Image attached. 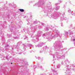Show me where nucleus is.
<instances>
[{
  "mask_svg": "<svg viewBox=\"0 0 75 75\" xmlns=\"http://www.w3.org/2000/svg\"><path fill=\"white\" fill-rule=\"evenodd\" d=\"M64 63L66 64H69V62L68 61V59H67L64 61Z\"/></svg>",
  "mask_w": 75,
  "mask_h": 75,
  "instance_id": "16",
  "label": "nucleus"
},
{
  "mask_svg": "<svg viewBox=\"0 0 75 75\" xmlns=\"http://www.w3.org/2000/svg\"><path fill=\"white\" fill-rule=\"evenodd\" d=\"M38 59H40V57H38Z\"/></svg>",
  "mask_w": 75,
  "mask_h": 75,
  "instance_id": "44",
  "label": "nucleus"
},
{
  "mask_svg": "<svg viewBox=\"0 0 75 75\" xmlns=\"http://www.w3.org/2000/svg\"><path fill=\"white\" fill-rule=\"evenodd\" d=\"M19 46H18L17 47H17H16V48H19V47H18H18H19Z\"/></svg>",
  "mask_w": 75,
  "mask_h": 75,
  "instance_id": "48",
  "label": "nucleus"
},
{
  "mask_svg": "<svg viewBox=\"0 0 75 75\" xmlns=\"http://www.w3.org/2000/svg\"><path fill=\"white\" fill-rule=\"evenodd\" d=\"M2 40L3 41V39H2Z\"/></svg>",
  "mask_w": 75,
  "mask_h": 75,
  "instance_id": "60",
  "label": "nucleus"
},
{
  "mask_svg": "<svg viewBox=\"0 0 75 75\" xmlns=\"http://www.w3.org/2000/svg\"><path fill=\"white\" fill-rule=\"evenodd\" d=\"M70 3H71V2H70Z\"/></svg>",
  "mask_w": 75,
  "mask_h": 75,
  "instance_id": "63",
  "label": "nucleus"
},
{
  "mask_svg": "<svg viewBox=\"0 0 75 75\" xmlns=\"http://www.w3.org/2000/svg\"><path fill=\"white\" fill-rule=\"evenodd\" d=\"M44 8L45 9H44L43 10L45 11V12L46 13V12H48V9L51 10V6H47L46 7H45Z\"/></svg>",
  "mask_w": 75,
  "mask_h": 75,
  "instance_id": "8",
  "label": "nucleus"
},
{
  "mask_svg": "<svg viewBox=\"0 0 75 75\" xmlns=\"http://www.w3.org/2000/svg\"><path fill=\"white\" fill-rule=\"evenodd\" d=\"M7 37H11V35H8Z\"/></svg>",
  "mask_w": 75,
  "mask_h": 75,
  "instance_id": "28",
  "label": "nucleus"
},
{
  "mask_svg": "<svg viewBox=\"0 0 75 75\" xmlns=\"http://www.w3.org/2000/svg\"><path fill=\"white\" fill-rule=\"evenodd\" d=\"M25 65H28V63L27 62H25Z\"/></svg>",
  "mask_w": 75,
  "mask_h": 75,
  "instance_id": "30",
  "label": "nucleus"
},
{
  "mask_svg": "<svg viewBox=\"0 0 75 75\" xmlns=\"http://www.w3.org/2000/svg\"><path fill=\"white\" fill-rule=\"evenodd\" d=\"M32 45L30 44H23V49L24 50H25V47H31Z\"/></svg>",
  "mask_w": 75,
  "mask_h": 75,
  "instance_id": "7",
  "label": "nucleus"
},
{
  "mask_svg": "<svg viewBox=\"0 0 75 75\" xmlns=\"http://www.w3.org/2000/svg\"><path fill=\"white\" fill-rule=\"evenodd\" d=\"M48 35H50V33H46L42 35V37H45V36H48Z\"/></svg>",
  "mask_w": 75,
  "mask_h": 75,
  "instance_id": "14",
  "label": "nucleus"
},
{
  "mask_svg": "<svg viewBox=\"0 0 75 75\" xmlns=\"http://www.w3.org/2000/svg\"><path fill=\"white\" fill-rule=\"evenodd\" d=\"M13 34H14V33H13Z\"/></svg>",
  "mask_w": 75,
  "mask_h": 75,
  "instance_id": "61",
  "label": "nucleus"
},
{
  "mask_svg": "<svg viewBox=\"0 0 75 75\" xmlns=\"http://www.w3.org/2000/svg\"><path fill=\"white\" fill-rule=\"evenodd\" d=\"M9 47V45H6V46H5V47L6 48H7V47Z\"/></svg>",
  "mask_w": 75,
  "mask_h": 75,
  "instance_id": "35",
  "label": "nucleus"
},
{
  "mask_svg": "<svg viewBox=\"0 0 75 75\" xmlns=\"http://www.w3.org/2000/svg\"><path fill=\"white\" fill-rule=\"evenodd\" d=\"M44 4V0H40L37 4L34 5V6H37L38 7H40Z\"/></svg>",
  "mask_w": 75,
  "mask_h": 75,
  "instance_id": "5",
  "label": "nucleus"
},
{
  "mask_svg": "<svg viewBox=\"0 0 75 75\" xmlns=\"http://www.w3.org/2000/svg\"><path fill=\"white\" fill-rule=\"evenodd\" d=\"M42 34V32L41 31H38L37 34L35 35L36 37L34 36L33 39H32V41L34 42L35 43L38 42L39 40V37H41V35Z\"/></svg>",
  "mask_w": 75,
  "mask_h": 75,
  "instance_id": "2",
  "label": "nucleus"
},
{
  "mask_svg": "<svg viewBox=\"0 0 75 75\" xmlns=\"http://www.w3.org/2000/svg\"><path fill=\"white\" fill-rule=\"evenodd\" d=\"M60 6H57L56 8V10H58L59 9Z\"/></svg>",
  "mask_w": 75,
  "mask_h": 75,
  "instance_id": "19",
  "label": "nucleus"
},
{
  "mask_svg": "<svg viewBox=\"0 0 75 75\" xmlns=\"http://www.w3.org/2000/svg\"><path fill=\"white\" fill-rule=\"evenodd\" d=\"M68 12L69 13H70V14H71L72 13V12L71 11V10L70 9H69L68 10Z\"/></svg>",
  "mask_w": 75,
  "mask_h": 75,
  "instance_id": "22",
  "label": "nucleus"
},
{
  "mask_svg": "<svg viewBox=\"0 0 75 75\" xmlns=\"http://www.w3.org/2000/svg\"><path fill=\"white\" fill-rule=\"evenodd\" d=\"M44 43L41 42L39 44H38L37 45H36V47H38L39 48L41 47L43 45H44Z\"/></svg>",
  "mask_w": 75,
  "mask_h": 75,
  "instance_id": "10",
  "label": "nucleus"
},
{
  "mask_svg": "<svg viewBox=\"0 0 75 75\" xmlns=\"http://www.w3.org/2000/svg\"><path fill=\"white\" fill-rule=\"evenodd\" d=\"M55 4L56 5H58V4H59V3H58H58H56V4Z\"/></svg>",
  "mask_w": 75,
  "mask_h": 75,
  "instance_id": "40",
  "label": "nucleus"
},
{
  "mask_svg": "<svg viewBox=\"0 0 75 75\" xmlns=\"http://www.w3.org/2000/svg\"><path fill=\"white\" fill-rule=\"evenodd\" d=\"M33 67L34 68H42V67L40 65V64H38L37 66L34 65Z\"/></svg>",
  "mask_w": 75,
  "mask_h": 75,
  "instance_id": "11",
  "label": "nucleus"
},
{
  "mask_svg": "<svg viewBox=\"0 0 75 75\" xmlns=\"http://www.w3.org/2000/svg\"><path fill=\"white\" fill-rule=\"evenodd\" d=\"M51 39H49V41H51Z\"/></svg>",
  "mask_w": 75,
  "mask_h": 75,
  "instance_id": "46",
  "label": "nucleus"
},
{
  "mask_svg": "<svg viewBox=\"0 0 75 75\" xmlns=\"http://www.w3.org/2000/svg\"><path fill=\"white\" fill-rule=\"evenodd\" d=\"M50 53H51V51H50Z\"/></svg>",
  "mask_w": 75,
  "mask_h": 75,
  "instance_id": "59",
  "label": "nucleus"
},
{
  "mask_svg": "<svg viewBox=\"0 0 75 75\" xmlns=\"http://www.w3.org/2000/svg\"><path fill=\"white\" fill-rule=\"evenodd\" d=\"M46 31H48V30H49V28H48L47 27L46 28Z\"/></svg>",
  "mask_w": 75,
  "mask_h": 75,
  "instance_id": "31",
  "label": "nucleus"
},
{
  "mask_svg": "<svg viewBox=\"0 0 75 75\" xmlns=\"http://www.w3.org/2000/svg\"><path fill=\"white\" fill-rule=\"evenodd\" d=\"M39 29L41 28H40V27H39Z\"/></svg>",
  "mask_w": 75,
  "mask_h": 75,
  "instance_id": "57",
  "label": "nucleus"
},
{
  "mask_svg": "<svg viewBox=\"0 0 75 75\" xmlns=\"http://www.w3.org/2000/svg\"><path fill=\"white\" fill-rule=\"evenodd\" d=\"M69 31H71V30H69Z\"/></svg>",
  "mask_w": 75,
  "mask_h": 75,
  "instance_id": "53",
  "label": "nucleus"
},
{
  "mask_svg": "<svg viewBox=\"0 0 75 75\" xmlns=\"http://www.w3.org/2000/svg\"><path fill=\"white\" fill-rule=\"evenodd\" d=\"M30 18H32V16H30Z\"/></svg>",
  "mask_w": 75,
  "mask_h": 75,
  "instance_id": "49",
  "label": "nucleus"
},
{
  "mask_svg": "<svg viewBox=\"0 0 75 75\" xmlns=\"http://www.w3.org/2000/svg\"><path fill=\"white\" fill-rule=\"evenodd\" d=\"M41 24L42 25H44V24L43 23H42Z\"/></svg>",
  "mask_w": 75,
  "mask_h": 75,
  "instance_id": "43",
  "label": "nucleus"
},
{
  "mask_svg": "<svg viewBox=\"0 0 75 75\" xmlns=\"http://www.w3.org/2000/svg\"><path fill=\"white\" fill-rule=\"evenodd\" d=\"M72 15H73V16H75V13H72Z\"/></svg>",
  "mask_w": 75,
  "mask_h": 75,
  "instance_id": "33",
  "label": "nucleus"
},
{
  "mask_svg": "<svg viewBox=\"0 0 75 75\" xmlns=\"http://www.w3.org/2000/svg\"><path fill=\"white\" fill-rule=\"evenodd\" d=\"M65 13H66V11H65L64 12L63 14H62V13L60 12L55 11L52 14L51 17L54 18V19H57L59 17H60V19L61 21H62L63 20H67V19L66 17L64 18Z\"/></svg>",
  "mask_w": 75,
  "mask_h": 75,
  "instance_id": "1",
  "label": "nucleus"
},
{
  "mask_svg": "<svg viewBox=\"0 0 75 75\" xmlns=\"http://www.w3.org/2000/svg\"><path fill=\"white\" fill-rule=\"evenodd\" d=\"M50 55H52V53H50Z\"/></svg>",
  "mask_w": 75,
  "mask_h": 75,
  "instance_id": "51",
  "label": "nucleus"
},
{
  "mask_svg": "<svg viewBox=\"0 0 75 75\" xmlns=\"http://www.w3.org/2000/svg\"><path fill=\"white\" fill-rule=\"evenodd\" d=\"M70 36L71 37H72V36H71V35H72V34H73V33L72 32H70Z\"/></svg>",
  "mask_w": 75,
  "mask_h": 75,
  "instance_id": "26",
  "label": "nucleus"
},
{
  "mask_svg": "<svg viewBox=\"0 0 75 75\" xmlns=\"http://www.w3.org/2000/svg\"><path fill=\"white\" fill-rule=\"evenodd\" d=\"M36 28L35 27L33 26V27H32L31 29V30H32V31L30 33V32H29V28H28V30H27V33H28V34L30 35H33V34H31V33H34V32H35V31L36 30Z\"/></svg>",
  "mask_w": 75,
  "mask_h": 75,
  "instance_id": "6",
  "label": "nucleus"
},
{
  "mask_svg": "<svg viewBox=\"0 0 75 75\" xmlns=\"http://www.w3.org/2000/svg\"><path fill=\"white\" fill-rule=\"evenodd\" d=\"M68 32H65V35L66 36H67L68 35Z\"/></svg>",
  "mask_w": 75,
  "mask_h": 75,
  "instance_id": "23",
  "label": "nucleus"
},
{
  "mask_svg": "<svg viewBox=\"0 0 75 75\" xmlns=\"http://www.w3.org/2000/svg\"><path fill=\"white\" fill-rule=\"evenodd\" d=\"M19 54H21V53H19Z\"/></svg>",
  "mask_w": 75,
  "mask_h": 75,
  "instance_id": "50",
  "label": "nucleus"
},
{
  "mask_svg": "<svg viewBox=\"0 0 75 75\" xmlns=\"http://www.w3.org/2000/svg\"><path fill=\"white\" fill-rule=\"evenodd\" d=\"M32 47L33 48H34V45H32L30 47Z\"/></svg>",
  "mask_w": 75,
  "mask_h": 75,
  "instance_id": "41",
  "label": "nucleus"
},
{
  "mask_svg": "<svg viewBox=\"0 0 75 75\" xmlns=\"http://www.w3.org/2000/svg\"><path fill=\"white\" fill-rule=\"evenodd\" d=\"M64 50H65V49H62L61 50V51H64Z\"/></svg>",
  "mask_w": 75,
  "mask_h": 75,
  "instance_id": "39",
  "label": "nucleus"
},
{
  "mask_svg": "<svg viewBox=\"0 0 75 75\" xmlns=\"http://www.w3.org/2000/svg\"><path fill=\"white\" fill-rule=\"evenodd\" d=\"M12 50H13V48H12Z\"/></svg>",
  "mask_w": 75,
  "mask_h": 75,
  "instance_id": "55",
  "label": "nucleus"
},
{
  "mask_svg": "<svg viewBox=\"0 0 75 75\" xmlns=\"http://www.w3.org/2000/svg\"><path fill=\"white\" fill-rule=\"evenodd\" d=\"M62 25V26H63L62 24V25Z\"/></svg>",
  "mask_w": 75,
  "mask_h": 75,
  "instance_id": "54",
  "label": "nucleus"
},
{
  "mask_svg": "<svg viewBox=\"0 0 75 75\" xmlns=\"http://www.w3.org/2000/svg\"><path fill=\"white\" fill-rule=\"evenodd\" d=\"M60 67V65H58L57 66V68H59Z\"/></svg>",
  "mask_w": 75,
  "mask_h": 75,
  "instance_id": "32",
  "label": "nucleus"
},
{
  "mask_svg": "<svg viewBox=\"0 0 75 75\" xmlns=\"http://www.w3.org/2000/svg\"><path fill=\"white\" fill-rule=\"evenodd\" d=\"M4 72V73H5L4 72Z\"/></svg>",
  "mask_w": 75,
  "mask_h": 75,
  "instance_id": "64",
  "label": "nucleus"
},
{
  "mask_svg": "<svg viewBox=\"0 0 75 75\" xmlns=\"http://www.w3.org/2000/svg\"><path fill=\"white\" fill-rule=\"evenodd\" d=\"M26 38H27V37H26V38H24V40H25V39H26Z\"/></svg>",
  "mask_w": 75,
  "mask_h": 75,
  "instance_id": "45",
  "label": "nucleus"
},
{
  "mask_svg": "<svg viewBox=\"0 0 75 75\" xmlns=\"http://www.w3.org/2000/svg\"><path fill=\"white\" fill-rule=\"evenodd\" d=\"M28 21V20H27Z\"/></svg>",
  "mask_w": 75,
  "mask_h": 75,
  "instance_id": "58",
  "label": "nucleus"
},
{
  "mask_svg": "<svg viewBox=\"0 0 75 75\" xmlns=\"http://www.w3.org/2000/svg\"><path fill=\"white\" fill-rule=\"evenodd\" d=\"M65 54H62V55H60V53L58 52H56L55 54H54L53 55V58H58V59H60V58H61L62 59V58H65Z\"/></svg>",
  "mask_w": 75,
  "mask_h": 75,
  "instance_id": "3",
  "label": "nucleus"
},
{
  "mask_svg": "<svg viewBox=\"0 0 75 75\" xmlns=\"http://www.w3.org/2000/svg\"><path fill=\"white\" fill-rule=\"evenodd\" d=\"M57 41L56 42L54 43V47L55 51H58V50H59L60 48L63 47L62 44H60L58 46L57 45Z\"/></svg>",
  "mask_w": 75,
  "mask_h": 75,
  "instance_id": "4",
  "label": "nucleus"
},
{
  "mask_svg": "<svg viewBox=\"0 0 75 75\" xmlns=\"http://www.w3.org/2000/svg\"><path fill=\"white\" fill-rule=\"evenodd\" d=\"M44 51H42V50H41L40 51V53H42V52H43Z\"/></svg>",
  "mask_w": 75,
  "mask_h": 75,
  "instance_id": "36",
  "label": "nucleus"
},
{
  "mask_svg": "<svg viewBox=\"0 0 75 75\" xmlns=\"http://www.w3.org/2000/svg\"><path fill=\"white\" fill-rule=\"evenodd\" d=\"M69 67V65H68L67 66H66V67H65V68H68Z\"/></svg>",
  "mask_w": 75,
  "mask_h": 75,
  "instance_id": "37",
  "label": "nucleus"
},
{
  "mask_svg": "<svg viewBox=\"0 0 75 75\" xmlns=\"http://www.w3.org/2000/svg\"><path fill=\"white\" fill-rule=\"evenodd\" d=\"M30 53L32 52V51H30Z\"/></svg>",
  "mask_w": 75,
  "mask_h": 75,
  "instance_id": "52",
  "label": "nucleus"
},
{
  "mask_svg": "<svg viewBox=\"0 0 75 75\" xmlns=\"http://www.w3.org/2000/svg\"><path fill=\"white\" fill-rule=\"evenodd\" d=\"M22 43V42H18V44H17V46H16V48H17V47L18 46H20V45Z\"/></svg>",
  "mask_w": 75,
  "mask_h": 75,
  "instance_id": "18",
  "label": "nucleus"
},
{
  "mask_svg": "<svg viewBox=\"0 0 75 75\" xmlns=\"http://www.w3.org/2000/svg\"><path fill=\"white\" fill-rule=\"evenodd\" d=\"M73 38H74V37H71V41H75V39H73Z\"/></svg>",
  "mask_w": 75,
  "mask_h": 75,
  "instance_id": "24",
  "label": "nucleus"
},
{
  "mask_svg": "<svg viewBox=\"0 0 75 75\" xmlns=\"http://www.w3.org/2000/svg\"><path fill=\"white\" fill-rule=\"evenodd\" d=\"M55 32L56 34L53 37H58V35H60L59 32L58 30H56Z\"/></svg>",
  "mask_w": 75,
  "mask_h": 75,
  "instance_id": "9",
  "label": "nucleus"
},
{
  "mask_svg": "<svg viewBox=\"0 0 75 75\" xmlns=\"http://www.w3.org/2000/svg\"><path fill=\"white\" fill-rule=\"evenodd\" d=\"M37 22L36 21H35L33 22L34 24H37Z\"/></svg>",
  "mask_w": 75,
  "mask_h": 75,
  "instance_id": "29",
  "label": "nucleus"
},
{
  "mask_svg": "<svg viewBox=\"0 0 75 75\" xmlns=\"http://www.w3.org/2000/svg\"><path fill=\"white\" fill-rule=\"evenodd\" d=\"M52 71H53V72L54 75H57V72L56 71L54 70H52Z\"/></svg>",
  "mask_w": 75,
  "mask_h": 75,
  "instance_id": "15",
  "label": "nucleus"
},
{
  "mask_svg": "<svg viewBox=\"0 0 75 75\" xmlns=\"http://www.w3.org/2000/svg\"><path fill=\"white\" fill-rule=\"evenodd\" d=\"M35 57H36V59H37V57H36L35 56Z\"/></svg>",
  "mask_w": 75,
  "mask_h": 75,
  "instance_id": "56",
  "label": "nucleus"
},
{
  "mask_svg": "<svg viewBox=\"0 0 75 75\" xmlns=\"http://www.w3.org/2000/svg\"><path fill=\"white\" fill-rule=\"evenodd\" d=\"M27 24L28 25H31V24H30V23L29 22V23H28Z\"/></svg>",
  "mask_w": 75,
  "mask_h": 75,
  "instance_id": "38",
  "label": "nucleus"
},
{
  "mask_svg": "<svg viewBox=\"0 0 75 75\" xmlns=\"http://www.w3.org/2000/svg\"><path fill=\"white\" fill-rule=\"evenodd\" d=\"M31 48H30V49Z\"/></svg>",
  "mask_w": 75,
  "mask_h": 75,
  "instance_id": "62",
  "label": "nucleus"
},
{
  "mask_svg": "<svg viewBox=\"0 0 75 75\" xmlns=\"http://www.w3.org/2000/svg\"><path fill=\"white\" fill-rule=\"evenodd\" d=\"M67 75H70V74H71L72 72H71L70 71V70H69V69L68 68H67Z\"/></svg>",
  "mask_w": 75,
  "mask_h": 75,
  "instance_id": "12",
  "label": "nucleus"
},
{
  "mask_svg": "<svg viewBox=\"0 0 75 75\" xmlns=\"http://www.w3.org/2000/svg\"><path fill=\"white\" fill-rule=\"evenodd\" d=\"M19 10L21 12H24V10L23 9H19Z\"/></svg>",
  "mask_w": 75,
  "mask_h": 75,
  "instance_id": "20",
  "label": "nucleus"
},
{
  "mask_svg": "<svg viewBox=\"0 0 75 75\" xmlns=\"http://www.w3.org/2000/svg\"><path fill=\"white\" fill-rule=\"evenodd\" d=\"M13 38L14 39H19V38L18 37H13Z\"/></svg>",
  "mask_w": 75,
  "mask_h": 75,
  "instance_id": "25",
  "label": "nucleus"
},
{
  "mask_svg": "<svg viewBox=\"0 0 75 75\" xmlns=\"http://www.w3.org/2000/svg\"><path fill=\"white\" fill-rule=\"evenodd\" d=\"M44 48H45V49H47V48H49V47H47V46H45L44 47Z\"/></svg>",
  "mask_w": 75,
  "mask_h": 75,
  "instance_id": "27",
  "label": "nucleus"
},
{
  "mask_svg": "<svg viewBox=\"0 0 75 75\" xmlns=\"http://www.w3.org/2000/svg\"><path fill=\"white\" fill-rule=\"evenodd\" d=\"M75 67V65L74 64H72L71 66L70 67V69H71V70H73L74 71H75V69H74V68Z\"/></svg>",
  "mask_w": 75,
  "mask_h": 75,
  "instance_id": "13",
  "label": "nucleus"
},
{
  "mask_svg": "<svg viewBox=\"0 0 75 75\" xmlns=\"http://www.w3.org/2000/svg\"><path fill=\"white\" fill-rule=\"evenodd\" d=\"M62 2V1L61 0H58V3L59 4H60Z\"/></svg>",
  "mask_w": 75,
  "mask_h": 75,
  "instance_id": "21",
  "label": "nucleus"
},
{
  "mask_svg": "<svg viewBox=\"0 0 75 75\" xmlns=\"http://www.w3.org/2000/svg\"><path fill=\"white\" fill-rule=\"evenodd\" d=\"M0 75H1V72H2V71H5V69H4V68H2V69H1L0 70Z\"/></svg>",
  "mask_w": 75,
  "mask_h": 75,
  "instance_id": "17",
  "label": "nucleus"
},
{
  "mask_svg": "<svg viewBox=\"0 0 75 75\" xmlns=\"http://www.w3.org/2000/svg\"><path fill=\"white\" fill-rule=\"evenodd\" d=\"M61 64H62V65H63V64H64V63L63 62H62Z\"/></svg>",
  "mask_w": 75,
  "mask_h": 75,
  "instance_id": "47",
  "label": "nucleus"
},
{
  "mask_svg": "<svg viewBox=\"0 0 75 75\" xmlns=\"http://www.w3.org/2000/svg\"><path fill=\"white\" fill-rule=\"evenodd\" d=\"M8 42H10V41H11V40H8Z\"/></svg>",
  "mask_w": 75,
  "mask_h": 75,
  "instance_id": "42",
  "label": "nucleus"
},
{
  "mask_svg": "<svg viewBox=\"0 0 75 75\" xmlns=\"http://www.w3.org/2000/svg\"><path fill=\"white\" fill-rule=\"evenodd\" d=\"M6 58L8 60V59H9L8 58V56H7L6 57Z\"/></svg>",
  "mask_w": 75,
  "mask_h": 75,
  "instance_id": "34",
  "label": "nucleus"
}]
</instances>
